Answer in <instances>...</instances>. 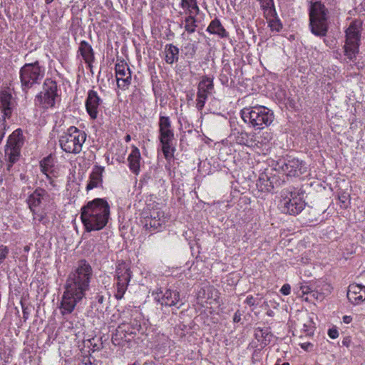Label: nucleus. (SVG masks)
<instances>
[{"label":"nucleus","instance_id":"obj_1","mask_svg":"<svg viewBox=\"0 0 365 365\" xmlns=\"http://www.w3.org/2000/svg\"><path fill=\"white\" fill-rule=\"evenodd\" d=\"M93 277V269L86 259L77 262L68 274L58 307L62 316L71 314L76 305L85 297Z\"/></svg>","mask_w":365,"mask_h":365},{"label":"nucleus","instance_id":"obj_2","mask_svg":"<svg viewBox=\"0 0 365 365\" xmlns=\"http://www.w3.org/2000/svg\"><path fill=\"white\" fill-rule=\"evenodd\" d=\"M110 217V206L103 198H96L81 208V219L87 232L104 228Z\"/></svg>","mask_w":365,"mask_h":365},{"label":"nucleus","instance_id":"obj_3","mask_svg":"<svg viewBox=\"0 0 365 365\" xmlns=\"http://www.w3.org/2000/svg\"><path fill=\"white\" fill-rule=\"evenodd\" d=\"M46 74V68L38 61L26 63L22 66L19 72L21 91L27 98L29 91L39 86Z\"/></svg>","mask_w":365,"mask_h":365},{"label":"nucleus","instance_id":"obj_4","mask_svg":"<svg viewBox=\"0 0 365 365\" xmlns=\"http://www.w3.org/2000/svg\"><path fill=\"white\" fill-rule=\"evenodd\" d=\"M240 115L245 123L255 130L267 128L274 120L273 111L259 105L244 108L240 111Z\"/></svg>","mask_w":365,"mask_h":365},{"label":"nucleus","instance_id":"obj_5","mask_svg":"<svg viewBox=\"0 0 365 365\" xmlns=\"http://www.w3.org/2000/svg\"><path fill=\"white\" fill-rule=\"evenodd\" d=\"M87 135L76 126H70L59 136V145L67 153L78 154L86 142Z\"/></svg>","mask_w":365,"mask_h":365},{"label":"nucleus","instance_id":"obj_6","mask_svg":"<svg viewBox=\"0 0 365 365\" xmlns=\"http://www.w3.org/2000/svg\"><path fill=\"white\" fill-rule=\"evenodd\" d=\"M60 101L61 95L56 81L46 78L42 84L41 91L35 96V105L43 110H48L55 108Z\"/></svg>","mask_w":365,"mask_h":365},{"label":"nucleus","instance_id":"obj_7","mask_svg":"<svg viewBox=\"0 0 365 365\" xmlns=\"http://www.w3.org/2000/svg\"><path fill=\"white\" fill-rule=\"evenodd\" d=\"M158 127V139L162 146L163 153L167 160L170 159L173 157L175 149L173 143L175 139V134L170 118L160 115Z\"/></svg>","mask_w":365,"mask_h":365},{"label":"nucleus","instance_id":"obj_8","mask_svg":"<svg viewBox=\"0 0 365 365\" xmlns=\"http://www.w3.org/2000/svg\"><path fill=\"white\" fill-rule=\"evenodd\" d=\"M362 23L360 20H354L351 22L346 29V40L344 46V55L350 61L356 58L359 53V47L361 41V31Z\"/></svg>","mask_w":365,"mask_h":365},{"label":"nucleus","instance_id":"obj_9","mask_svg":"<svg viewBox=\"0 0 365 365\" xmlns=\"http://www.w3.org/2000/svg\"><path fill=\"white\" fill-rule=\"evenodd\" d=\"M279 207L282 212L291 215L299 214L305 207L306 202L303 199V194L295 189L284 190Z\"/></svg>","mask_w":365,"mask_h":365},{"label":"nucleus","instance_id":"obj_10","mask_svg":"<svg viewBox=\"0 0 365 365\" xmlns=\"http://www.w3.org/2000/svg\"><path fill=\"white\" fill-rule=\"evenodd\" d=\"M309 26L317 36H325L327 32V14L324 6L319 2L312 4L309 11Z\"/></svg>","mask_w":365,"mask_h":365},{"label":"nucleus","instance_id":"obj_11","mask_svg":"<svg viewBox=\"0 0 365 365\" xmlns=\"http://www.w3.org/2000/svg\"><path fill=\"white\" fill-rule=\"evenodd\" d=\"M141 327L140 323L136 319L130 322H121L112 336V342L115 346H124L135 338L136 331Z\"/></svg>","mask_w":365,"mask_h":365},{"label":"nucleus","instance_id":"obj_12","mask_svg":"<svg viewBox=\"0 0 365 365\" xmlns=\"http://www.w3.org/2000/svg\"><path fill=\"white\" fill-rule=\"evenodd\" d=\"M24 141L23 132L20 128L9 135L5 148V155L9 162L8 170L19 160Z\"/></svg>","mask_w":365,"mask_h":365},{"label":"nucleus","instance_id":"obj_13","mask_svg":"<svg viewBox=\"0 0 365 365\" xmlns=\"http://www.w3.org/2000/svg\"><path fill=\"white\" fill-rule=\"evenodd\" d=\"M276 170L289 177H299L307 172L306 163L298 158H287L279 160Z\"/></svg>","mask_w":365,"mask_h":365},{"label":"nucleus","instance_id":"obj_14","mask_svg":"<svg viewBox=\"0 0 365 365\" xmlns=\"http://www.w3.org/2000/svg\"><path fill=\"white\" fill-rule=\"evenodd\" d=\"M131 277L132 272L125 262H121L117 266L115 270L116 293L115 294V297L118 300L123 297Z\"/></svg>","mask_w":365,"mask_h":365},{"label":"nucleus","instance_id":"obj_15","mask_svg":"<svg viewBox=\"0 0 365 365\" xmlns=\"http://www.w3.org/2000/svg\"><path fill=\"white\" fill-rule=\"evenodd\" d=\"M168 220V217L160 209H153L148 215L141 221L143 227L153 233L162 229Z\"/></svg>","mask_w":365,"mask_h":365},{"label":"nucleus","instance_id":"obj_16","mask_svg":"<svg viewBox=\"0 0 365 365\" xmlns=\"http://www.w3.org/2000/svg\"><path fill=\"white\" fill-rule=\"evenodd\" d=\"M154 299L156 302L165 307H181L183 303L180 300V292L176 289H166L153 292Z\"/></svg>","mask_w":365,"mask_h":365},{"label":"nucleus","instance_id":"obj_17","mask_svg":"<svg viewBox=\"0 0 365 365\" xmlns=\"http://www.w3.org/2000/svg\"><path fill=\"white\" fill-rule=\"evenodd\" d=\"M52 197L51 195L44 189L37 187L29 195L27 198V204L30 210L35 208L46 210L48 206L51 203Z\"/></svg>","mask_w":365,"mask_h":365},{"label":"nucleus","instance_id":"obj_18","mask_svg":"<svg viewBox=\"0 0 365 365\" xmlns=\"http://www.w3.org/2000/svg\"><path fill=\"white\" fill-rule=\"evenodd\" d=\"M115 71L118 87L123 91L127 90L131 83L132 73L129 66L124 61H118Z\"/></svg>","mask_w":365,"mask_h":365},{"label":"nucleus","instance_id":"obj_19","mask_svg":"<svg viewBox=\"0 0 365 365\" xmlns=\"http://www.w3.org/2000/svg\"><path fill=\"white\" fill-rule=\"evenodd\" d=\"M103 105V100L94 90H89L85 101L87 113L92 120H96Z\"/></svg>","mask_w":365,"mask_h":365},{"label":"nucleus","instance_id":"obj_20","mask_svg":"<svg viewBox=\"0 0 365 365\" xmlns=\"http://www.w3.org/2000/svg\"><path fill=\"white\" fill-rule=\"evenodd\" d=\"M214 88L213 81L210 77L205 76L197 86L196 107L201 110L205 104L208 95Z\"/></svg>","mask_w":365,"mask_h":365},{"label":"nucleus","instance_id":"obj_21","mask_svg":"<svg viewBox=\"0 0 365 365\" xmlns=\"http://www.w3.org/2000/svg\"><path fill=\"white\" fill-rule=\"evenodd\" d=\"M14 107L15 101L12 95L8 91H1L0 92V110L4 122L6 119H9L11 117Z\"/></svg>","mask_w":365,"mask_h":365},{"label":"nucleus","instance_id":"obj_22","mask_svg":"<svg viewBox=\"0 0 365 365\" xmlns=\"http://www.w3.org/2000/svg\"><path fill=\"white\" fill-rule=\"evenodd\" d=\"M232 135L237 144L247 147L258 146L259 142H263L257 139V133L254 132L237 131L234 132Z\"/></svg>","mask_w":365,"mask_h":365},{"label":"nucleus","instance_id":"obj_23","mask_svg":"<svg viewBox=\"0 0 365 365\" xmlns=\"http://www.w3.org/2000/svg\"><path fill=\"white\" fill-rule=\"evenodd\" d=\"M347 298L354 304H358L365 299V287L351 284L348 287Z\"/></svg>","mask_w":365,"mask_h":365},{"label":"nucleus","instance_id":"obj_24","mask_svg":"<svg viewBox=\"0 0 365 365\" xmlns=\"http://www.w3.org/2000/svg\"><path fill=\"white\" fill-rule=\"evenodd\" d=\"M78 53H79L84 62L91 69L95 61L94 51L91 45L86 41H81L79 43Z\"/></svg>","mask_w":365,"mask_h":365},{"label":"nucleus","instance_id":"obj_25","mask_svg":"<svg viewBox=\"0 0 365 365\" xmlns=\"http://www.w3.org/2000/svg\"><path fill=\"white\" fill-rule=\"evenodd\" d=\"M104 168L100 165H95L89 176V181L86 185V190L89 191L100 186L102 183L103 173Z\"/></svg>","mask_w":365,"mask_h":365},{"label":"nucleus","instance_id":"obj_26","mask_svg":"<svg viewBox=\"0 0 365 365\" xmlns=\"http://www.w3.org/2000/svg\"><path fill=\"white\" fill-rule=\"evenodd\" d=\"M264 16L272 31L279 32L282 29L283 25L277 15L276 9H269L268 11H265Z\"/></svg>","mask_w":365,"mask_h":365},{"label":"nucleus","instance_id":"obj_27","mask_svg":"<svg viewBox=\"0 0 365 365\" xmlns=\"http://www.w3.org/2000/svg\"><path fill=\"white\" fill-rule=\"evenodd\" d=\"M140 150L134 146L128 155V161L130 170L135 175H138L140 172Z\"/></svg>","mask_w":365,"mask_h":365},{"label":"nucleus","instance_id":"obj_28","mask_svg":"<svg viewBox=\"0 0 365 365\" xmlns=\"http://www.w3.org/2000/svg\"><path fill=\"white\" fill-rule=\"evenodd\" d=\"M206 31L208 33L217 35L222 38H227L229 36V33L225 30L220 21L217 18L210 23Z\"/></svg>","mask_w":365,"mask_h":365},{"label":"nucleus","instance_id":"obj_29","mask_svg":"<svg viewBox=\"0 0 365 365\" xmlns=\"http://www.w3.org/2000/svg\"><path fill=\"white\" fill-rule=\"evenodd\" d=\"M165 61L168 64L177 62L179 58V48L172 43L167 44L165 47Z\"/></svg>","mask_w":365,"mask_h":365},{"label":"nucleus","instance_id":"obj_30","mask_svg":"<svg viewBox=\"0 0 365 365\" xmlns=\"http://www.w3.org/2000/svg\"><path fill=\"white\" fill-rule=\"evenodd\" d=\"M197 15V14H186V16L182 20L180 26H183L185 31L188 34H193L197 26L196 19Z\"/></svg>","mask_w":365,"mask_h":365},{"label":"nucleus","instance_id":"obj_31","mask_svg":"<svg viewBox=\"0 0 365 365\" xmlns=\"http://www.w3.org/2000/svg\"><path fill=\"white\" fill-rule=\"evenodd\" d=\"M180 6L185 14H199L200 13L197 0H180Z\"/></svg>","mask_w":365,"mask_h":365},{"label":"nucleus","instance_id":"obj_32","mask_svg":"<svg viewBox=\"0 0 365 365\" xmlns=\"http://www.w3.org/2000/svg\"><path fill=\"white\" fill-rule=\"evenodd\" d=\"M45 210H46L41 209L40 210L39 208H35L33 210H31V212H32L33 219L34 220H37L38 222L46 225L49 222V220Z\"/></svg>","mask_w":365,"mask_h":365},{"label":"nucleus","instance_id":"obj_33","mask_svg":"<svg viewBox=\"0 0 365 365\" xmlns=\"http://www.w3.org/2000/svg\"><path fill=\"white\" fill-rule=\"evenodd\" d=\"M40 167L41 172L46 175L48 178H50L49 175L52 173L53 168V159L51 157H47L43 158L40 162Z\"/></svg>","mask_w":365,"mask_h":365},{"label":"nucleus","instance_id":"obj_34","mask_svg":"<svg viewBox=\"0 0 365 365\" xmlns=\"http://www.w3.org/2000/svg\"><path fill=\"white\" fill-rule=\"evenodd\" d=\"M314 286L319 290L324 297L331 294L333 287L329 282L324 280H318L314 282Z\"/></svg>","mask_w":365,"mask_h":365},{"label":"nucleus","instance_id":"obj_35","mask_svg":"<svg viewBox=\"0 0 365 365\" xmlns=\"http://www.w3.org/2000/svg\"><path fill=\"white\" fill-rule=\"evenodd\" d=\"M259 4L262 9L263 10V14H265V11H268L269 9H275L274 0H257Z\"/></svg>","mask_w":365,"mask_h":365},{"label":"nucleus","instance_id":"obj_36","mask_svg":"<svg viewBox=\"0 0 365 365\" xmlns=\"http://www.w3.org/2000/svg\"><path fill=\"white\" fill-rule=\"evenodd\" d=\"M261 299L262 298L259 297V294H257L256 296L248 295L245 300V303L250 307L257 306L259 304Z\"/></svg>","mask_w":365,"mask_h":365},{"label":"nucleus","instance_id":"obj_37","mask_svg":"<svg viewBox=\"0 0 365 365\" xmlns=\"http://www.w3.org/2000/svg\"><path fill=\"white\" fill-rule=\"evenodd\" d=\"M339 200L340 203V207L343 208H346L350 203L349 195L345 192H341L339 195Z\"/></svg>","mask_w":365,"mask_h":365},{"label":"nucleus","instance_id":"obj_38","mask_svg":"<svg viewBox=\"0 0 365 365\" xmlns=\"http://www.w3.org/2000/svg\"><path fill=\"white\" fill-rule=\"evenodd\" d=\"M9 254V249L7 246L0 245V266L4 262Z\"/></svg>","mask_w":365,"mask_h":365},{"label":"nucleus","instance_id":"obj_39","mask_svg":"<svg viewBox=\"0 0 365 365\" xmlns=\"http://www.w3.org/2000/svg\"><path fill=\"white\" fill-rule=\"evenodd\" d=\"M300 290L302 291V295H309L311 296L313 290H314V284L312 285H302L300 287ZM310 297H307L306 299H309Z\"/></svg>","mask_w":365,"mask_h":365},{"label":"nucleus","instance_id":"obj_40","mask_svg":"<svg viewBox=\"0 0 365 365\" xmlns=\"http://www.w3.org/2000/svg\"><path fill=\"white\" fill-rule=\"evenodd\" d=\"M272 138V135L271 133H269V132H262L261 136L259 138L257 137V139L263 141V142H259V144H266Z\"/></svg>","mask_w":365,"mask_h":365},{"label":"nucleus","instance_id":"obj_41","mask_svg":"<svg viewBox=\"0 0 365 365\" xmlns=\"http://www.w3.org/2000/svg\"><path fill=\"white\" fill-rule=\"evenodd\" d=\"M324 295H323V294L319 290L316 289V287L314 286V290L309 299H311L312 298H313L317 301H322L324 299Z\"/></svg>","mask_w":365,"mask_h":365},{"label":"nucleus","instance_id":"obj_42","mask_svg":"<svg viewBox=\"0 0 365 365\" xmlns=\"http://www.w3.org/2000/svg\"><path fill=\"white\" fill-rule=\"evenodd\" d=\"M81 365H101V362L96 360L91 361L90 357H84Z\"/></svg>","mask_w":365,"mask_h":365},{"label":"nucleus","instance_id":"obj_43","mask_svg":"<svg viewBox=\"0 0 365 365\" xmlns=\"http://www.w3.org/2000/svg\"><path fill=\"white\" fill-rule=\"evenodd\" d=\"M280 292L283 295H289L291 292V287L288 284H284L280 289Z\"/></svg>","mask_w":365,"mask_h":365},{"label":"nucleus","instance_id":"obj_44","mask_svg":"<svg viewBox=\"0 0 365 365\" xmlns=\"http://www.w3.org/2000/svg\"><path fill=\"white\" fill-rule=\"evenodd\" d=\"M328 335L331 339H336L339 336L338 330L335 328L329 329Z\"/></svg>","mask_w":365,"mask_h":365},{"label":"nucleus","instance_id":"obj_45","mask_svg":"<svg viewBox=\"0 0 365 365\" xmlns=\"http://www.w3.org/2000/svg\"><path fill=\"white\" fill-rule=\"evenodd\" d=\"M95 302L99 304H102L105 301V297L101 293H97L94 297Z\"/></svg>","mask_w":365,"mask_h":365},{"label":"nucleus","instance_id":"obj_46","mask_svg":"<svg viewBox=\"0 0 365 365\" xmlns=\"http://www.w3.org/2000/svg\"><path fill=\"white\" fill-rule=\"evenodd\" d=\"M351 343V339L349 336H346L341 341V345L343 346L349 347Z\"/></svg>","mask_w":365,"mask_h":365},{"label":"nucleus","instance_id":"obj_47","mask_svg":"<svg viewBox=\"0 0 365 365\" xmlns=\"http://www.w3.org/2000/svg\"><path fill=\"white\" fill-rule=\"evenodd\" d=\"M241 316H242V314L240 313V312L239 310H237L235 314H234V317H233V322L235 323H238L240 322L241 320Z\"/></svg>","mask_w":365,"mask_h":365},{"label":"nucleus","instance_id":"obj_48","mask_svg":"<svg viewBox=\"0 0 365 365\" xmlns=\"http://www.w3.org/2000/svg\"><path fill=\"white\" fill-rule=\"evenodd\" d=\"M22 313H23V319H24V322H26L29 319V312L28 311V309L25 308V307H22Z\"/></svg>","mask_w":365,"mask_h":365},{"label":"nucleus","instance_id":"obj_49","mask_svg":"<svg viewBox=\"0 0 365 365\" xmlns=\"http://www.w3.org/2000/svg\"><path fill=\"white\" fill-rule=\"evenodd\" d=\"M352 320V318L350 316H344L343 317V322L345 323V324H349Z\"/></svg>","mask_w":365,"mask_h":365},{"label":"nucleus","instance_id":"obj_50","mask_svg":"<svg viewBox=\"0 0 365 365\" xmlns=\"http://www.w3.org/2000/svg\"><path fill=\"white\" fill-rule=\"evenodd\" d=\"M300 346L303 349L308 350L309 346H312V344L311 343H303Z\"/></svg>","mask_w":365,"mask_h":365},{"label":"nucleus","instance_id":"obj_51","mask_svg":"<svg viewBox=\"0 0 365 365\" xmlns=\"http://www.w3.org/2000/svg\"><path fill=\"white\" fill-rule=\"evenodd\" d=\"M130 140H131L130 135L129 134L126 135L125 137V142L128 143L129 141H130Z\"/></svg>","mask_w":365,"mask_h":365},{"label":"nucleus","instance_id":"obj_52","mask_svg":"<svg viewBox=\"0 0 365 365\" xmlns=\"http://www.w3.org/2000/svg\"><path fill=\"white\" fill-rule=\"evenodd\" d=\"M44 1L46 4H50L53 1V0H44Z\"/></svg>","mask_w":365,"mask_h":365},{"label":"nucleus","instance_id":"obj_53","mask_svg":"<svg viewBox=\"0 0 365 365\" xmlns=\"http://www.w3.org/2000/svg\"><path fill=\"white\" fill-rule=\"evenodd\" d=\"M275 365H280V364L277 362V363H276V364H275ZM281 365H289V363H288V362H284V363H283V364H281Z\"/></svg>","mask_w":365,"mask_h":365},{"label":"nucleus","instance_id":"obj_54","mask_svg":"<svg viewBox=\"0 0 365 365\" xmlns=\"http://www.w3.org/2000/svg\"><path fill=\"white\" fill-rule=\"evenodd\" d=\"M266 190H267V191H269V190H270V189H269V187H267V188H266Z\"/></svg>","mask_w":365,"mask_h":365}]
</instances>
